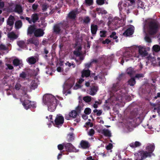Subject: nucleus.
<instances>
[{
	"mask_svg": "<svg viewBox=\"0 0 160 160\" xmlns=\"http://www.w3.org/2000/svg\"><path fill=\"white\" fill-rule=\"evenodd\" d=\"M43 101L48 106L50 111H52L55 109L57 100L53 95L48 94L44 95L43 97Z\"/></svg>",
	"mask_w": 160,
	"mask_h": 160,
	"instance_id": "f257e3e1",
	"label": "nucleus"
},
{
	"mask_svg": "<svg viewBox=\"0 0 160 160\" xmlns=\"http://www.w3.org/2000/svg\"><path fill=\"white\" fill-rule=\"evenodd\" d=\"M158 28V24L154 21H152L149 23V26L148 28V32L150 34H154L157 32Z\"/></svg>",
	"mask_w": 160,
	"mask_h": 160,
	"instance_id": "f03ea898",
	"label": "nucleus"
},
{
	"mask_svg": "<svg viewBox=\"0 0 160 160\" xmlns=\"http://www.w3.org/2000/svg\"><path fill=\"white\" fill-rule=\"evenodd\" d=\"M138 48L139 54L142 57H145L148 55V51L150 49L149 48L140 46L138 47Z\"/></svg>",
	"mask_w": 160,
	"mask_h": 160,
	"instance_id": "7ed1b4c3",
	"label": "nucleus"
},
{
	"mask_svg": "<svg viewBox=\"0 0 160 160\" xmlns=\"http://www.w3.org/2000/svg\"><path fill=\"white\" fill-rule=\"evenodd\" d=\"M134 27L131 26L128 28L123 33V35L125 36H128L132 34L134 32Z\"/></svg>",
	"mask_w": 160,
	"mask_h": 160,
	"instance_id": "20e7f679",
	"label": "nucleus"
},
{
	"mask_svg": "<svg viewBox=\"0 0 160 160\" xmlns=\"http://www.w3.org/2000/svg\"><path fill=\"white\" fill-rule=\"evenodd\" d=\"M44 33L42 29L41 28L36 29L34 31V35L37 37H41L43 36Z\"/></svg>",
	"mask_w": 160,
	"mask_h": 160,
	"instance_id": "39448f33",
	"label": "nucleus"
},
{
	"mask_svg": "<svg viewBox=\"0 0 160 160\" xmlns=\"http://www.w3.org/2000/svg\"><path fill=\"white\" fill-rule=\"evenodd\" d=\"M80 145V147L84 149L88 148L90 146L88 142L84 140H82L81 141Z\"/></svg>",
	"mask_w": 160,
	"mask_h": 160,
	"instance_id": "423d86ee",
	"label": "nucleus"
},
{
	"mask_svg": "<svg viewBox=\"0 0 160 160\" xmlns=\"http://www.w3.org/2000/svg\"><path fill=\"white\" fill-rule=\"evenodd\" d=\"M64 147L66 149L70 151L73 152H77L76 150L75 147L70 143H68L64 144Z\"/></svg>",
	"mask_w": 160,
	"mask_h": 160,
	"instance_id": "0eeeda50",
	"label": "nucleus"
},
{
	"mask_svg": "<svg viewBox=\"0 0 160 160\" xmlns=\"http://www.w3.org/2000/svg\"><path fill=\"white\" fill-rule=\"evenodd\" d=\"M64 118L61 116L57 115L55 120V122L57 125H60L63 123Z\"/></svg>",
	"mask_w": 160,
	"mask_h": 160,
	"instance_id": "6e6552de",
	"label": "nucleus"
},
{
	"mask_svg": "<svg viewBox=\"0 0 160 160\" xmlns=\"http://www.w3.org/2000/svg\"><path fill=\"white\" fill-rule=\"evenodd\" d=\"M81 50V48L80 47L74 52V53L77 56L79 57L80 60H82L83 59V56L80 52Z\"/></svg>",
	"mask_w": 160,
	"mask_h": 160,
	"instance_id": "1a4fd4ad",
	"label": "nucleus"
},
{
	"mask_svg": "<svg viewBox=\"0 0 160 160\" xmlns=\"http://www.w3.org/2000/svg\"><path fill=\"white\" fill-rule=\"evenodd\" d=\"M15 21V18L12 15L9 16L7 22V24L12 27L13 26Z\"/></svg>",
	"mask_w": 160,
	"mask_h": 160,
	"instance_id": "9d476101",
	"label": "nucleus"
},
{
	"mask_svg": "<svg viewBox=\"0 0 160 160\" xmlns=\"http://www.w3.org/2000/svg\"><path fill=\"white\" fill-rule=\"evenodd\" d=\"M28 43L34 44L35 45H37L39 42L38 40L35 38H32L28 39L27 40Z\"/></svg>",
	"mask_w": 160,
	"mask_h": 160,
	"instance_id": "9b49d317",
	"label": "nucleus"
},
{
	"mask_svg": "<svg viewBox=\"0 0 160 160\" xmlns=\"http://www.w3.org/2000/svg\"><path fill=\"white\" fill-rule=\"evenodd\" d=\"M80 12H78L77 9H76L70 12L69 14V16L71 18L74 19L76 17V15Z\"/></svg>",
	"mask_w": 160,
	"mask_h": 160,
	"instance_id": "f8f14e48",
	"label": "nucleus"
},
{
	"mask_svg": "<svg viewBox=\"0 0 160 160\" xmlns=\"http://www.w3.org/2000/svg\"><path fill=\"white\" fill-rule=\"evenodd\" d=\"M65 82L67 84L69 85V87L72 88L74 83V79L73 78H70Z\"/></svg>",
	"mask_w": 160,
	"mask_h": 160,
	"instance_id": "ddd939ff",
	"label": "nucleus"
},
{
	"mask_svg": "<svg viewBox=\"0 0 160 160\" xmlns=\"http://www.w3.org/2000/svg\"><path fill=\"white\" fill-rule=\"evenodd\" d=\"M98 89L97 87L94 86L92 87L90 89L89 94L92 96L96 94Z\"/></svg>",
	"mask_w": 160,
	"mask_h": 160,
	"instance_id": "4468645a",
	"label": "nucleus"
},
{
	"mask_svg": "<svg viewBox=\"0 0 160 160\" xmlns=\"http://www.w3.org/2000/svg\"><path fill=\"white\" fill-rule=\"evenodd\" d=\"M141 156V159L140 160H142L144 158L147 157L148 156H150V153L147 152H146L142 151L140 152Z\"/></svg>",
	"mask_w": 160,
	"mask_h": 160,
	"instance_id": "2eb2a0df",
	"label": "nucleus"
},
{
	"mask_svg": "<svg viewBox=\"0 0 160 160\" xmlns=\"http://www.w3.org/2000/svg\"><path fill=\"white\" fill-rule=\"evenodd\" d=\"M90 71L88 70H83L82 72V77L83 78L84 77H88L90 75Z\"/></svg>",
	"mask_w": 160,
	"mask_h": 160,
	"instance_id": "dca6fc26",
	"label": "nucleus"
},
{
	"mask_svg": "<svg viewBox=\"0 0 160 160\" xmlns=\"http://www.w3.org/2000/svg\"><path fill=\"white\" fill-rule=\"evenodd\" d=\"M8 37L11 40H13L17 38L18 36L13 32H11L8 34Z\"/></svg>",
	"mask_w": 160,
	"mask_h": 160,
	"instance_id": "f3484780",
	"label": "nucleus"
},
{
	"mask_svg": "<svg viewBox=\"0 0 160 160\" xmlns=\"http://www.w3.org/2000/svg\"><path fill=\"white\" fill-rule=\"evenodd\" d=\"M27 61L30 64H34L36 61V58L33 57L28 58L27 59Z\"/></svg>",
	"mask_w": 160,
	"mask_h": 160,
	"instance_id": "a211bd4d",
	"label": "nucleus"
},
{
	"mask_svg": "<svg viewBox=\"0 0 160 160\" xmlns=\"http://www.w3.org/2000/svg\"><path fill=\"white\" fill-rule=\"evenodd\" d=\"M32 22L33 23L35 22L39 19L38 15L37 13L32 14L31 17Z\"/></svg>",
	"mask_w": 160,
	"mask_h": 160,
	"instance_id": "6ab92c4d",
	"label": "nucleus"
},
{
	"mask_svg": "<svg viewBox=\"0 0 160 160\" xmlns=\"http://www.w3.org/2000/svg\"><path fill=\"white\" fill-rule=\"evenodd\" d=\"M98 29V26L94 24H92L91 26V31L92 33L95 34Z\"/></svg>",
	"mask_w": 160,
	"mask_h": 160,
	"instance_id": "aec40b11",
	"label": "nucleus"
},
{
	"mask_svg": "<svg viewBox=\"0 0 160 160\" xmlns=\"http://www.w3.org/2000/svg\"><path fill=\"white\" fill-rule=\"evenodd\" d=\"M101 131V133L106 136L110 137L111 136V133L110 132L108 129H103Z\"/></svg>",
	"mask_w": 160,
	"mask_h": 160,
	"instance_id": "412c9836",
	"label": "nucleus"
},
{
	"mask_svg": "<svg viewBox=\"0 0 160 160\" xmlns=\"http://www.w3.org/2000/svg\"><path fill=\"white\" fill-rule=\"evenodd\" d=\"M34 27L32 26H30L29 27L28 30V34H32L33 33H34V31L36 30Z\"/></svg>",
	"mask_w": 160,
	"mask_h": 160,
	"instance_id": "4be33fe9",
	"label": "nucleus"
},
{
	"mask_svg": "<svg viewBox=\"0 0 160 160\" xmlns=\"http://www.w3.org/2000/svg\"><path fill=\"white\" fill-rule=\"evenodd\" d=\"M63 93H66V91L68 89H70L71 88L69 87V86L68 84H66V83L65 82L63 85Z\"/></svg>",
	"mask_w": 160,
	"mask_h": 160,
	"instance_id": "5701e85b",
	"label": "nucleus"
},
{
	"mask_svg": "<svg viewBox=\"0 0 160 160\" xmlns=\"http://www.w3.org/2000/svg\"><path fill=\"white\" fill-rule=\"evenodd\" d=\"M15 11L19 13H20L22 12V10L21 7L19 5H17L16 6L15 8Z\"/></svg>",
	"mask_w": 160,
	"mask_h": 160,
	"instance_id": "b1692460",
	"label": "nucleus"
},
{
	"mask_svg": "<svg viewBox=\"0 0 160 160\" xmlns=\"http://www.w3.org/2000/svg\"><path fill=\"white\" fill-rule=\"evenodd\" d=\"M60 25L57 24L54 26V31L56 33H59L60 31Z\"/></svg>",
	"mask_w": 160,
	"mask_h": 160,
	"instance_id": "393cba45",
	"label": "nucleus"
},
{
	"mask_svg": "<svg viewBox=\"0 0 160 160\" xmlns=\"http://www.w3.org/2000/svg\"><path fill=\"white\" fill-rule=\"evenodd\" d=\"M92 98L90 96H87L84 97L83 98V100L86 102L88 103L91 101Z\"/></svg>",
	"mask_w": 160,
	"mask_h": 160,
	"instance_id": "a878e982",
	"label": "nucleus"
},
{
	"mask_svg": "<svg viewBox=\"0 0 160 160\" xmlns=\"http://www.w3.org/2000/svg\"><path fill=\"white\" fill-rule=\"evenodd\" d=\"M69 115L70 117L75 118L77 115V113L76 111L73 110L69 113Z\"/></svg>",
	"mask_w": 160,
	"mask_h": 160,
	"instance_id": "bb28decb",
	"label": "nucleus"
},
{
	"mask_svg": "<svg viewBox=\"0 0 160 160\" xmlns=\"http://www.w3.org/2000/svg\"><path fill=\"white\" fill-rule=\"evenodd\" d=\"M22 24V22L21 21L19 20L15 22V27L16 28L19 29L21 27Z\"/></svg>",
	"mask_w": 160,
	"mask_h": 160,
	"instance_id": "cd10ccee",
	"label": "nucleus"
},
{
	"mask_svg": "<svg viewBox=\"0 0 160 160\" xmlns=\"http://www.w3.org/2000/svg\"><path fill=\"white\" fill-rule=\"evenodd\" d=\"M128 84L131 86H134L136 83L134 78H132L128 81Z\"/></svg>",
	"mask_w": 160,
	"mask_h": 160,
	"instance_id": "c85d7f7f",
	"label": "nucleus"
},
{
	"mask_svg": "<svg viewBox=\"0 0 160 160\" xmlns=\"http://www.w3.org/2000/svg\"><path fill=\"white\" fill-rule=\"evenodd\" d=\"M152 49L155 52H158L160 50V47L158 45H155L153 46Z\"/></svg>",
	"mask_w": 160,
	"mask_h": 160,
	"instance_id": "c756f323",
	"label": "nucleus"
},
{
	"mask_svg": "<svg viewBox=\"0 0 160 160\" xmlns=\"http://www.w3.org/2000/svg\"><path fill=\"white\" fill-rule=\"evenodd\" d=\"M101 103V101L99 100L98 101H96L95 102V103L93 105V107L95 108H96L98 107V105H100Z\"/></svg>",
	"mask_w": 160,
	"mask_h": 160,
	"instance_id": "7c9ffc66",
	"label": "nucleus"
},
{
	"mask_svg": "<svg viewBox=\"0 0 160 160\" xmlns=\"http://www.w3.org/2000/svg\"><path fill=\"white\" fill-rule=\"evenodd\" d=\"M13 64L15 66H18L20 63V60L18 59H14L13 62Z\"/></svg>",
	"mask_w": 160,
	"mask_h": 160,
	"instance_id": "2f4dec72",
	"label": "nucleus"
},
{
	"mask_svg": "<svg viewBox=\"0 0 160 160\" xmlns=\"http://www.w3.org/2000/svg\"><path fill=\"white\" fill-rule=\"evenodd\" d=\"M97 11L98 12L102 14H106L107 13L106 11L100 8H97Z\"/></svg>",
	"mask_w": 160,
	"mask_h": 160,
	"instance_id": "473e14b6",
	"label": "nucleus"
},
{
	"mask_svg": "<svg viewBox=\"0 0 160 160\" xmlns=\"http://www.w3.org/2000/svg\"><path fill=\"white\" fill-rule=\"evenodd\" d=\"M91 112V110L89 108H86L84 111V112L85 114L88 115Z\"/></svg>",
	"mask_w": 160,
	"mask_h": 160,
	"instance_id": "72a5a7b5",
	"label": "nucleus"
},
{
	"mask_svg": "<svg viewBox=\"0 0 160 160\" xmlns=\"http://www.w3.org/2000/svg\"><path fill=\"white\" fill-rule=\"evenodd\" d=\"M18 45L20 47H23L25 45V42L23 41H21L18 42Z\"/></svg>",
	"mask_w": 160,
	"mask_h": 160,
	"instance_id": "f704fd0d",
	"label": "nucleus"
},
{
	"mask_svg": "<svg viewBox=\"0 0 160 160\" xmlns=\"http://www.w3.org/2000/svg\"><path fill=\"white\" fill-rule=\"evenodd\" d=\"M147 148L149 149V153H151L154 150V147L152 145H150V146H148Z\"/></svg>",
	"mask_w": 160,
	"mask_h": 160,
	"instance_id": "c9c22d12",
	"label": "nucleus"
},
{
	"mask_svg": "<svg viewBox=\"0 0 160 160\" xmlns=\"http://www.w3.org/2000/svg\"><path fill=\"white\" fill-rule=\"evenodd\" d=\"M73 135V133H70L68 135V137L69 139V141H70L74 139Z\"/></svg>",
	"mask_w": 160,
	"mask_h": 160,
	"instance_id": "e433bc0d",
	"label": "nucleus"
},
{
	"mask_svg": "<svg viewBox=\"0 0 160 160\" xmlns=\"http://www.w3.org/2000/svg\"><path fill=\"white\" fill-rule=\"evenodd\" d=\"M85 3L89 6L92 5L93 3L92 0H85Z\"/></svg>",
	"mask_w": 160,
	"mask_h": 160,
	"instance_id": "4c0bfd02",
	"label": "nucleus"
},
{
	"mask_svg": "<svg viewBox=\"0 0 160 160\" xmlns=\"http://www.w3.org/2000/svg\"><path fill=\"white\" fill-rule=\"evenodd\" d=\"M116 33L115 32H113L112 33L111 35H110V38H113V39H116L118 37L116 36Z\"/></svg>",
	"mask_w": 160,
	"mask_h": 160,
	"instance_id": "58836bf2",
	"label": "nucleus"
},
{
	"mask_svg": "<svg viewBox=\"0 0 160 160\" xmlns=\"http://www.w3.org/2000/svg\"><path fill=\"white\" fill-rule=\"evenodd\" d=\"M144 39H145V41L147 42L150 43V42H152V41H151V40L150 38L149 37L147 36V35H146Z\"/></svg>",
	"mask_w": 160,
	"mask_h": 160,
	"instance_id": "ea45409f",
	"label": "nucleus"
},
{
	"mask_svg": "<svg viewBox=\"0 0 160 160\" xmlns=\"http://www.w3.org/2000/svg\"><path fill=\"white\" fill-rule=\"evenodd\" d=\"M90 19L89 17H87L85 18L83 20L84 22L85 23H88L90 22Z\"/></svg>",
	"mask_w": 160,
	"mask_h": 160,
	"instance_id": "a19ab883",
	"label": "nucleus"
},
{
	"mask_svg": "<svg viewBox=\"0 0 160 160\" xmlns=\"http://www.w3.org/2000/svg\"><path fill=\"white\" fill-rule=\"evenodd\" d=\"M26 74L24 72H22L20 74V77L22 78H26Z\"/></svg>",
	"mask_w": 160,
	"mask_h": 160,
	"instance_id": "79ce46f5",
	"label": "nucleus"
},
{
	"mask_svg": "<svg viewBox=\"0 0 160 160\" xmlns=\"http://www.w3.org/2000/svg\"><path fill=\"white\" fill-rule=\"evenodd\" d=\"M64 146V144H60L58 145V148L59 150H62L63 149Z\"/></svg>",
	"mask_w": 160,
	"mask_h": 160,
	"instance_id": "37998d69",
	"label": "nucleus"
},
{
	"mask_svg": "<svg viewBox=\"0 0 160 160\" xmlns=\"http://www.w3.org/2000/svg\"><path fill=\"white\" fill-rule=\"evenodd\" d=\"M97 2L99 5H102L104 3V0H97Z\"/></svg>",
	"mask_w": 160,
	"mask_h": 160,
	"instance_id": "c03bdc74",
	"label": "nucleus"
},
{
	"mask_svg": "<svg viewBox=\"0 0 160 160\" xmlns=\"http://www.w3.org/2000/svg\"><path fill=\"white\" fill-rule=\"evenodd\" d=\"M48 7V5L46 4H44L42 6V10L43 11H45Z\"/></svg>",
	"mask_w": 160,
	"mask_h": 160,
	"instance_id": "a18cd8bd",
	"label": "nucleus"
},
{
	"mask_svg": "<svg viewBox=\"0 0 160 160\" xmlns=\"http://www.w3.org/2000/svg\"><path fill=\"white\" fill-rule=\"evenodd\" d=\"M106 31H101L100 33H101L100 36L102 37H105V34Z\"/></svg>",
	"mask_w": 160,
	"mask_h": 160,
	"instance_id": "49530a36",
	"label": "nucleus"
},
{
	"mask_svg": "<svg viewBox=\"0 0 160 160\" xmlns=\"http://www.w3.org/2000/svg\"><path fill=\"white\" fill-rule=\"evenodd\" d=\"M81 87V86L80 84H76L75 86L73 87V88L74 89H77L79 88H80Z\"/></svg>",
	"mask_w": 160,
	"mask_h": 160,
	"instance_id": "de8ad7c7",
	"label": "nucleus"
},
{
	"mask_svg": "<svg viewBox=\"0 0 160 160\" xmlns=\"http://www.w3.org/2000/svg\"><path fill=\"white\" fill-rule=\"evenodd\" d=\"M127 73L130 76H131L133 73V71L132 70H131L130 69H128L127 70Z\"/></svg>",
	"mask_w": 160,
	"mask_h": 160,
	"instance_id": "09e8293b",
	"label": "nucleus"
},
{
	"mask_svg": "<svg viewBox=\"0 0 160 160\" xmlns=\"http://www.w3.org/2000/svg\"><path fill=\"white\" fill-rule=\"evenodd\" d=\"M6 47L5 45L2 44L0 45V50H6Z\"/></svg>",
	"mask_w": 160,
	"mask_h": 160,
	"instance_id": "8fccbe9b",
	"label": "nucleus"
},
{
	"mask_svg": "<svg viewBox=\"0 0 160 160\" xmlns=\"http://www.w3.org/2000/svg\"><path fill=\"white\" fill-rule=\"evenodd\" d=\"M112 147V145L111 143H109L108 145L106 147V148L107 150H110Z\"/></svg>",
	"mask_w": 160,
	"mask_h": 160,
	"instance_id": "3c124183",
	"label": "nucleus"
},
{
	"mask_svg": "<svg viewBox=\"0 0 160 160\" xmlns=\"http://www.w3.org/2000/svg\"><path fill=\"white\" fill-rule=\"evenodd\" d=\"M143 77V75L142 74H137L135 77L136 78H139L141 77Z\"/></svg>",
	"mask_w": 160,
	"mask_h": 160,
	"instance_id": "603ef678",
	"label": "nucleus"
},
{
	"mask_svg": "<svg viewBox=\"0 0 160 160\" xmlns=\"http://www.w3.org/2000/svg\"><path fill=\"white\" fill-rule=\"evenodd\" d=\"M94 133V131L93 129H91L88 132V134L90 136L93 135Z\"/></svg>",
	"mask_w": 160,
	"mask_h": 160,
	"instance_id": "864d4df0",
	"label": "nucleus"
},
{
	"mask_svg": "<svg viewBox=\"0 0 160 160\" xmlns=\"http://www.w3.org/2000/svg\"><path fill=\"white\" fill-rule=\"evenodd\" d=\"M155 59L154 58H151L149 60H150L151 62H152V64L153 66H155L156 63L155 62H154V61H155Z\"/></svg>",
	"mask_w": 160,
	"mask_h": 160,
	"instance_id": "5fc2aeb1",
	"label": "nucleus"
},
{
	"mask_svg": "<svg viewBox=\"0 0 160 160\" xmlns=\"http://www.w3.org/2000/svg\"><path fill=\"white\" fill-rule=\"evenodd\" d=\"M21 87V86L20 84H17L15 85V88L16 90H18Z\"/></svg>",
	"mask_w": 160,
	"mask_h": 160,
	"instance_id": "6e6d98bb",
	"label": "nucleus"
},
{
	"mask_svg": "<svg viewBox=\"0 0 160 160\" xmlns=\"http://www.w3.org/2000/svg\"><path fill=\"white\" fill-rule=\"evenodd\" d=\"M38 4H34L32 6V8L34 10H36L38 8Z\"/></svg>",
	"mask_w": 160,
	"mask_h": 160,
	"instance_id": "4d7b16f0",
	"label": "nucleus"
},
{
	"mask_svg": "<svg viewBox=\"0 0 160 160\" xmlns=\"http://www.w3.org/2000/svg\"><path fill=\"white\" fill-rule=\"evenodd\" d=\"M110 42V41L108 39H106L105 40L103 41L102 43L104 44L105 43L108 44Z\"/></svg>",
	"mask_w": 160,
	"mask_h": 160,
	"instance_id": "13d9d810",
	"label": "nucleus"
},
{
	"mask_svg": "<svg viewBox=\"0 0 160 160\" xmlns=\"http://www.w3.org/2000/svg\"><path fill=\"white\" fill-rule=\"evenodd\" d=\"M92 64V62H90L85 64V67L86 68L90 67Z\"/></svg>",
	"mask_w": 160,
	"mask_h": 160,
	"instance_id": "bf43d9fd",
	"label": "nucleus"
},
{
	"mask_svg": "<svg viewBox=\"0 0 160 160\" xmlns=\"http://www.w3.org/2000/svg\"><path fill=\"white\" fill-rule=\"evenodd\" d=\"M25 19L26 20H27L30 23H32V22L31 18L30 19V18H29L26 17L25 18Z\"/></svg>",
	"mask_w": 160,
	"mask_h": 160,
	"instance_id": "052dcab7",
	"label": "nucleus"
},
{
	"mask_svg": "<svg viewBox=\"0 0 160 160\" xmlns=\"http://www.w3.org/2000/svg\"><path fill=\"white\" fill-rule=\"evenodd\" d=\"M102 113V111L101 110H98L97 113V115L98 116H100Z\"/></svg>",
	"mask_w": 160,
	"mask_h": 160,
	"instance_id": "680f3d73",
	"label": "nucleus"
},
{
	"mask_svg": "<svg viewBox=\"0 0 160 160\" xmlns=\"http://www.w3.org/2000/svg\"><path fill=\"white\" fill-rule=\"evenodd\" d=\"M135 146L136 147H138L141 145V143L138 142H136L134 144Z\"/></svg>",
	"mask_w": 160,
	"mask_h": 160,
	"instance_id": "e2e57ef3",
	"label": "nucleus"
},
{
	"mask_svg": "<svg viewBox=\"0 0 160 160\" xmlns=\"http://www.w3.org/2000/svg\"><path fill=\"white\" fill-rule=\"evenodd\" d=\"M86 124L87 126H89L90 127H92L93 126V124L92 123L90 122H86Z\"/></svg>",
	"mask_w": 160,
	"mask_h": 160,
	"instance_id": "0e129e2a",
	"label": "nucleus"
},
{
	"mask_svg": "<svg viewBox=\"0 0 160 160\" xmlns=\"http://www.w3.org/2000/svg\"><path fill=\"white\" fill-rule=\"evenodd\" d=\"M57 70L59 72H61L63 71V69L60 67H58L57 68Z\"/></svg>",
	"mask_w": 160,
	"mask_h": 160,
	"instance_id": "69168bd1",
	"label": "nucleus"
},
{
	"mask_svg": "<svg viewBox=\"0 0 160 160\" xmlns=\"http://www.w3.org/2000/svg\"><path fill=\"white\" fill-rule=\"evenodd\" d=\"M7 66L8 67V68L9 69H12L13 68V67H12V66L10 64H7Z\"/></svg>",
	"mask_w": 160,
	"mask_h": 160,
	"instance_id": "338daca9",
	"label": "nucleus"
},
{
	"mask_svg": "<svg viewBox=\"0 0 160 160\" xmlns=\"http://www.w3.org/2000/svg\"><path fill=\"white\" fill-rule=\"evenodd\" d=\"M82 117V118L85 120L87 119L88 118V116L85 114L83 115Z\"/></svg>",
	"mask_w": 160,
	"mask_h": 160,
	"instance_id": "774afa93",
	"label": "nucleus"
}]
</instances>
